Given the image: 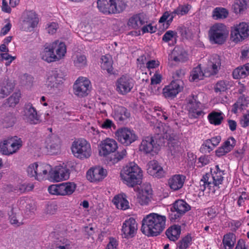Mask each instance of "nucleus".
<instances>
[{
	"mask_svg": "<svg viewBox=\"0 0 249 249\" xmlns=\"http://www.w3.org/2000/svg\"><path fill=\"white\" fill-rule=\"evenodd\" d=\"M167 219L165 215L152 213L142 220V232L148 237L160 235L165 229Z\"/></svg>",
	"mask_w": 249,
	"mask_h": 249,
	"instance_id": "obj_1",
	"label": "nucleus"
},
{
	"mask_svg": "<svg viewBox=\"0 0 249 249\" xmlns=\"http://www.w3.org/2000/svg\"><path fill=\"white\" fill-rule=\"evenodd\" d=\"M120 176L124 183L133 187L142 183V171L136 163L130 162L121 170Z\"/></svg>",
	"mask_w": 249,
	"mask_h": 249,
	"instance_id": "obj_2",
	"label": "nucleus"
},
{
	"mask_svg": "<svg viewBox=\"0 0 249 249\" xmlns=\"http://www.w3.org/2000/svg\"><path fill=\"white\" fill-rule=\"evenodd\" d=\"M215 168L216 171L211 174H206L201 179L199 182L201 191H204L207 188L209 192L214 193L215 189L213 188H219V185L223 180V172L220 170L218 165H216Z\"/></svg>",
	"mask_w": 249,
	"mask_h": 249,
	"instance_id": "obj_3",
	"label": "nucleus"
},
{
	"mask_svg": "<svg viewBox=\"0 0 249 249\" xmlns=\"http://www.w3.org/2000/svg\"><path fill=\"white\" fill-rule=\"evenodd\" d=\"M229 31L226 26L222 23H217L212 26L209 31V37L213 44L222 45L226 41Z\"/></svg>",
	"mask_w": 249,
	"mask_h": 249,
	"instance_id": "obj_4",
	"label": "nucleus"
},
{
	"mask_svg": "<svg viewBox=\"0 0 249 249\" xmlns=\"http://www.w3.org/2000/svg\"><path fill=\"white\" fill-rule=\"evenodd\" d=\"M52 169L51 166L45 163L37 164L35 162L31 164L27 168V172L30 177H34L36 179L41 181L47 178Z\"/></svg>",
	"mask_w": 249,
	"mask_h": 249,
	"instance_id": "obj_5",
	"label": "nucleus"
},
{
	"mask_svg": "<svg viewBox=\"0 0 249 249\" xmlns=\"http://www.w3.org/2000/svg\"><path fill=\"white\" fill-rule=\"evenodd\" d=\"M71 149L74 156L81 160L88 159L91 155L90 144L84 139L75 140L72 142Z\"/></svg>",
	"mask_w": 249,
	"mask_h": 249,
	"instance_id": "obj_6",
	"label": "nucleus"
},
{
	"mask_svg": "<svg viewBox=\"0 0 249 249\" xmlns=\"http://www.w3.org/2000/svg\"><path fill=\"white\" fill-rule=\"evenodd\" d=\"M39 19L37 14L34 11H26L22 16V21L20 29L26 32H31L36 28Z\"/></svg>",
	"mask_w": 249,
	"mask_h": 249,
	"instance_id": "obj_7",
	"label": "nucleus"
},
{
	"mask_svg": "<svg viewBox=\"0 0 249 249\" xmlns=\"http://www.w3.org/2000/svg\"><path fill=\"white\" fill-rule=\"evenodd\" d=\"M76 185L73 182H67L50 185L48 191L52 195L57 196H69L76 189Z\"/></svg>",
	"mask_w": 249,
	"mask_h": 249,
	"instance_id": "obj_8",
	"label": "nucleus"
},
{
	"mask_svg": "<svg viewBox=\"0 0 249 249\" xmlns=\"http://www.w3.org/2000/svg\"><path fill=\"white\" fill-rule=\"evenodd\" d=\"M249 36V23L242 22L233 27L231 33V39L238 43L242 41Z\"/></svg>",
	"mask_w": 249,
	"mask_h": 249,
	"instance_id": "obj_9",
	"label": "nucleus"
},
{
	"mask_svg": "<svg viewBox=\"0 0 249 249\" xmlns=\"http://www.w3.org/2000/svg\"><path fill=\"white\" fill-rule=\"evenodd\" d=\"M91 88L90 82L88 78L79 77L73 85V92L76 96L83 98L89 93Z\"/></svg>",
	"mask_w": 249,
	"mask_h": 249,
	"instance_id": "obj_10",
	"label": "nucleus"
},
{
	"mask_svg": "<svg viewBox=\"0 0 249 249\" xmlns=\"http://www.w3.org/2000/svg\"><path fill=\"white\" fill-rule=\"evenodd\" d=\"M22 142L20 139L15 140L9 138L4 140L0 143V152L2 155L10 156L16 153L22 146Z\"/></svg>",
	"mask_w": 249,
	"mask_h": 249,
	"instance_id": "obj_11",
	"label": "nucleus"
},
{
	"mask_svg": "<svg viewBox=\"0 0 249 249\" xmlns=\"http://www.w3.org/2000/svg\"><path fill=\"white\" fill-rule=\"evenodd\" d=\"M115 134L118 140L126 146L131 144L138 138L133 130L127 127L119 129L115 132Z\"/></svg>",
	"mask_w": 249,
	"mask_h": 249,
	"instance_id": "obj_12",
	"label": "nucleus"
},
{
	"mask_svg": "<svg viewBox=\"0 0 249 249\" xmlns=\"http://www.w3.org/2000/svg\"><path fill=\"white\" fill-rule=\"evenodd\" d=\"M139 149L145 154H150L154 155L158 153L160 149V146L155 141L154 137L147 136L142 139Z\"/></svg>",
	"mask_w": 249,
	"mask_h": 249,
	"instance_id": "obj_13",
	"label": "nucleus"
},
{
	"mask_svg": "<svg viewBox=\"0 0 249 249\" xmlns=\"http://www.w3.org/2000/svg\"><path fill=\"white\" fill-rule=\"evenodd\" d=\"M183 82L182 80H173L162 89V95L166 99H172L183 89Z\"/></svg>",
	"mask_w": 249,
	"mask_h": 249,
	"instance_id": "obj_14",
	"label": "nucleus"
},
{
	"mask_svg": "<svg viewBox=\"0 0 249 249\" xmlns=\"http://www.w3.org/2000/svg\"><path fill=\"white\" fill-rule=\"evenodd\" d=\"M107 175V170L100 166L91 167L86 173L87 179L94 183L101 181Z\"/></svg>",
	"mask_w": 249,
	"mask_h": 249,
	"instance_id": "obj_15",
	"label": "nucleus"
},
{
	"mask_svg": "<svg viewBox=\"0 0 249 249\" xmlns=\"http://www.w3.org/2000/svg\"><path fill=\"white\" fill-rule=\"evenodd\" d=\"M116 90L120 94L125 95L133 89V80L128 76L123 75L116 81Z\"/></svg>",
	"mask_w": 249,
	"mask_h": 249,
	"instance_id": "obj_16",
	"label": "nucleus"
},
{
	"mask_svg": "<svg viewBox=\"0 0 249 249\" xmlns=\"http://www.w3.org/2000/svg\"><path fill=\"white\" fill-rule=\"evenodd\" d=\"M138 229L137 223L133 217L124 221L122 227V231L124 238H129L135 236Z\"/></svg>",
	"mask_w": 249,
	"mask_h": 249,
	"instance_id": "obj_17",
	"label": "nucleus"
},
{
	"mask_svg": "<svg viewBox=\"0 0 249 249\" xmlns=\"http://www.w3.org/2000/svg\"><path fill=\"white\" fill-rule=\"evenodd\" d=\"M221 64L220 56L217 54L212 55L209 58L205 69L206 77L217 74L220 68Z\"/></svg>",
	"mask_w": 249,
	"mask_h": 249,
	"instance_id": "obj_18",
	"label": "nucleus"
},
{
	"mask_svg": "<svg viewBox=\"0 0 249 249\" xmlns=\"http://www.w3.org/2000/svg\"><path fill=\"white\" fill-rule=\"evenodd\" d=\"M24 112L25 120L30 124H36L40 122V116L31 103L25 104Z\"/></svg>",
	"mask_w": 249,
	"mask_h": 249,
	"instance_id": "obj_19",
	"label": "nucleus"
},
{
	"mask_svg": "<svg viewBox=\"0 0 249 249\" xmlns=\"http://www.w3.org/2000/svg\"><path fill=\"white\" fill-rule=\"evenodd\" d=\"M196 97L194 95L191 99H188L189 116L190 118H197L204 114L201 107V103L196 101Z\"/></svg>",
	"mask_w": 249,
	"mask_h": 249,
	"instance_id": "obj_20",
	"label": "nucleus"
},
{
	"mask_svg": "<svg viewBox=\"0 0 249 249\" xmlns=\"http://www.w3.org/2000/svg\"><path fill=\"white\" fill-rule=\"evenodd\" d=\"M70 170L66 167L62 166H56L54 170L51 171L50 179L55 182L66 180L69 178Z\"/></svg>",
	"mask_w": 249,
	"mask_h": 249,
	"instance_id": "obj_21",
	"label": "nucleus"
},
{
	"mask_svg": "<svg viewBox=\"0 0 249 249\" xmlns=\"http://www.w3.org/2000/svg\"><path fill=\"white\" fill-rule=\"evenodd\" d=\"M187 59V53L180 46H176L168 56L169 61H174L177 63L184 62Z\"/></svg>",
	"mask_w": 249,
	"mask_h": 249,
	"instance_id": "obj_22",
	"label": "nucleus"
},
{
	"mask_svg": "<svg viewBox=\"0 0 249 249\" xmlns=\"http://www.w3.org/2000/svg\"><path fill=\"white\" fill-rule=\"evenodd\" d=\"M147 166V173L151 176L159 178L165 176V171L157 160H153L150 161Z\"/></svg>",
	"mask_w": 249,
	"mask_h": 249,
	"instance_id": "obj_23",
	"label": "nucleus"
},
{
	"mask_svg": "<svg viewBox=\"0 0 249 249\" xmlns=\"http://www.w3.org/2000/svg\"><path fill=\"white\" fill-rule=\"evenodd\" d=\"M146 22H147V18L145 15L142 13L135 14L130 18L127 25L131 28L138 29Z\"/></svg>",
	"mask_w": 249,
	"mask_h": 249,
	"instance_id": "obj_24",
	"label": "nucleus"
},
{
	"mask_svg": "<svg viewBox=\"0 0 249 249\" xmlns=\"http://www.w3.org/2000/svg\"><path fill=\"white\" fill-rule=\"evenodd\" d=\"M185 179L186 177L182 175H173L168 180L169 187L173 191H178L182 188Z\"/></svg>",
	"mask_w": 249,
	"mask_h": 249,
	"instance_id": "obj_25",
	"label": "nucleus"
},
{
	"mask_svg": "<svg viewBox=\"0 0 249 249\" xmlns=\"http://www.w3.org/2000/svg\"><path fill=\"white\" fill-rule=\"evenodd\" d=\"M236 141L233 137H229L215 151L216 155L221 157L231 151L236 145Z\"/></svg>",
	"mask_w": 249,
	"mask_h": 249,
	"instance_id": "obj_26",
	"label": "nucleus"
},
{
	"mask_svg": "<svg viewBox=\"0 0 249 249\" xmlns=\"http://www.w3.org/2000/svg\"><path fill=\"white\" fill-rule=\"evenodd\" d=\"M57 46V42H53L52 44L45 46L41 53V58L47 62L56 61V56L54 51Z\"/></svg>",
	"mask_w": 249,
	"mask_h": 249,
	"instance_id": "obj_27",
	"label": "nucleus"
},
{
	"mask_svg": "<svg viewBox=\"0 0 249 249\" xmlns=\"http://www.w3.org/2000/svg\"><path fill=\"white\" fill-rule=\"evenodd\" d=\"M112 115L115 120L119 122H123L130 117V113L126 108L118 106H114Z\"/></svg>",
	"mask_w": 249,
	"mask_h": 249,
	"instance_id": "obj_28",
	"label": "nucleus"
},
{
	"mask_svg": "<svg viewBox=\"0 0 249 249\" xmlns=\"http://www.w3.org/2000/svg\"><path fill=\"white\" fill-rule=\"evenodd\" d=\"M124 0H110V14H119L126 8Z\"/></svg>",
	"mask_w": 249,
	"mask_h": 249,
	"instance_id": "obj_29",
	"label": "nucleus"
},
{
	"mask_svg": "<svg viewBox=\"0 0 249 249\" xmlns=\"http://www.w3.org/2000/svg\"><path fill=\"white\" fill-rule=\"evenodd\" d=\"M165 233L169 240L176 241L179 238L181 233V227L179 225H173L166 230Z\"/></svg>",
	"mask_w": 249,
	"mask_h": 249,
	"instance_id": "obj_30",
	"label": "nucleus"
},
{
	"mask_svg": "<svg viewBox=\"0 0 249 249\" xmlns=\"http://www.w3.org/2000/svg\"><path fill=\"white\" fill-rule=\"evenodd\" d=\"M249 74V63L238 67L236 68L232 72L233 77L234 79H238L244 78Z\"/></svg>",
	"mask_w": 249,
	"mask_h": 249,
	"instance_id": "obj_31",
	"label": "nucleus"
},
{
	"mask_svg": "<svg viewBox=\"0 0 249 249\" xmlns=\"http://www.w3.org/2000/svg\"><path fill=\"white\" fill-rule=\"evenodd\" d=\"M112 202L119 209L123 210L129 208V202L125 198V195H117L112 200Z\"/></svg>",
	"mask_w": 249,
	"mask_h": 249,
	"instance_id": "obj_32",
	"label": "nucleus"
},
{
	"mask_svg": "<svg viewBox=\"0 0 249 249\" xmlns=\"http://www.w3.org/2000/svg\"><path fill=\"white\" fill-rule=\"evenodd\" d=\"M126 155L125 149H123L121 151H110V165H114L122 160Z\"/></svg>",
	"mask_w": 249,
	"mask_h": 249,
	"instance_id": "obj_33",
	"label": "nucleus"
},
{
	"mask_svg": "<svg viewBox=\"0 0 249 249\" xmlns=\"http://www.w3.org/2000/svg\"><path fill=\"white\" fill-rule=\"evenodd\" d=\"M176 210V212L181 214H184L186 212L190 210V206L183 200H178L175 201L171 210Z\"/></svg>",
	"mask_w": 249,
	"mask_h": 249,
	"instance_id": "obj_34",
	"label": "nucleus"
},
{
	"mask_svg": "<svg viewBox=\"0 0 249 249\" xmlns=\"http://www.w3.org/2000/svg\"><path fill=\"white\" fill-rule=\"evenodd\" d=\"M151 190L150 189H142L138 196V202L141 205H147L150 201Z\"/></svg>",
	"mask_w": 249,
	"mask_h": 249,
	"instance_id": "obj_35",
	"label": "nucleus"
},
{
	"mask_svg": "<svg viewBox=\"0 0 249 249\" xmlns=\"http://www.w3.org/2000/svg\"><path fill=\"white\" fill-rule=\"evenodd\" d=\"M15 84L9 80L4 82L0 90V95L2 98L8 96L14 89Z\"/></svg>",
	"mask_w": 249,
	"mask_h": 249,
	"instance_id": "obj_36",
	"label": "nucleus"
},
{
	"mask_svg": "<svg viewBox=\"0 0 249 249\" xmlns=\"http://www.w3.org/2000/svg\"><path fill=\"white\" fill-rule=\"evenodd\" d=\"M222 242L224 247L223 249H232L235 242V235L231 232L225 234Z\"/></svg>",
	"mask_w": 249,
	"mask_h": 249,
	"instance_id": "obj_37",
	"label": "nucleus"
},
{
	"mask_svg": "<svg viewBox=\"0 0 249 249\" xmlns=\"http://www.w3.org/2000/svg\"><path fill=\"white\" fill-rule=\"evenodd\" d=\"M204 76H206L205 69L204 70V72H203L200 65H199L194 68L191 71L190 80L191 81H195L202 80Z\"/></svg>",
	"mask_w": 249,
	"mask_h": 249,
	"instance_id": "obj_38",
	"label": "nucleus"
},
{
	"mask_svg": "<svg viewBox=\"0 0 249 249\" xmlns=\"http://www.w3.org/2000/svg\"><path fill=\"white\" fill-rule=\"evenodd\" d=\"M178 15L177 9H175L172 12L166 11L164 12L159 19V23H163L166 21L167 28L170 25L175 17Z\"/></svg>",
	"mask_w": 249,
	"mask_h": 249,
	"instance_id": "obj_39",
	"label": "nucleus"
},
{
	"mask_svg": "<svg viewBox=\"0 0 249 249\" xmlns=\"http://www.w3.org/2000/svg\"><path fill=\"white\" fill-rule=\"evenodd\" d=\"M222 112L213 111L210 113L208 116V119L210 124L217 125L221 124L223 120Z\"/></svg>",
	"mask_w": 249,
	"mask_h": 249,
	"instance_id": "obj_40",
	"label": "nucleus"
},
{
	"mask_svg": "<svg viewBox=\"0 0 249 249\" xmlns=\"http://www.w3.org/2000/svg\"><path fill=\"white\" fill-rule=\"evenodd\" d=\"M7 187L9 188V191H10L15 193H24L33 190L34 188V185L32 183H24L19 185L18 190L15 188H12L11 185H8Z\"/></svg>",
	"mask_w": 249,
	"mask_h": 249,
	"instance_id": "obj_41",
	"label": "nucleus"
},
{
	"mask_svg": "<svg viewBox=\"0 0 249 249\" xmlns=\"http://www.w3.org/2000/svg\"><path fill=\"white\" fill-rule=\"evenodd\" d=\"M54 42H57V46L55 48L56 52V61L63 58L66 53V46L63 42H59L58 41H55Z\"/></svg>",
	"mask_w": 249,
	"mask_h": 249,
	"instance_id": "obj_42",
	"label": "nucleus"
},
{
	"mask_svg": "<svg viewBox=\"0 0 249 249\" xmlns=\"http://www.w3.org/2000/svg\"><path fill=\"white\" fill-rule=\"evenodd\" d=\"M73 63L76 67L79 69L83 68L87 65V57L84 54H76L74 57Z\"/></svg>",
	"mask_w": 249,
	"mask_h": 249,
	"instance_id": "obj_43",
	"label": "nucleus"
},
{
	"mask_svg": "<svg viewBox=\"0 0 249 249\" xmlns=\"http://www.w3.org/2000/svg\"><path fill=\"white\" fill-rule=\"evenodd\" d=\"M99 154L100 156L104 157L109 155V138L101 142L99 146Z\"/></svg>",
	"mask_w": 249,
	"mask_h": 249,
	"instance_id": "obj_44",
	"label": "nucleus"
},
{
	"mask_svg": "<svg viewBox=\"0 0 249 249\" xmlns=\"http://www.w3.org/2000/svg\"><path fill=\"white\" fill-rule=\"evenodd\" d=\"M247 8L246 0H235L232 5L233 11L236 14L242 13Z\"/></svg>",
	"mask_w": 249,
	"mask_h": 249,
	"instance_id": "obj_45",
	"label": "nucleus"
},
{
	"mask_svg": "<svg viewBox=\"0 0 249 249\" xmlns=\"http://www.w3.org/2000/svg\"><path fill=\"white\" fill-rule=\"evenodd\" d=\"M192 238L190 234H188L183 237L178 243V249H186L191 244Z\"/></svg>",
	"mask_w": 249,
	"mask_h": 249,
	"instance_id": "obj_46",
	"label": "nucleus"
},
{
	"mask_svg": "<svg viewBox=\"0 0 249 249\" xmlns=\"http://www.w3.org/2000/svg\"><path fill=\"white\" fill-rule=\"evenodd\" d=\"M20 97L21 93L19 91L14 92L7 99L6 104L9 107H14L19 103Z\"/></svg>",
	"mask_w": 249,
	"mask_h": 249,
	"instance_id": "obj_47",
	"label": "nucleus"
},
{
	"mask_svg": "<svg viewBox=\"0 0 249 249\" xmlns=\"http://www.w3.org/2000/svg\"><path fill=\"white\" fill-rule=\"evenodd\" d=\"M228 10L221 7H217L215 8L213 12V17H215V19H223L226 18L228 16Z\"/></svg>",
	"mask_w": 249,
	"mask_h": 249,
	"instance_id": "obj_48",
	"label": "nucleus"
},
{
	"mask_svg": "<svg viewBox=\"0 0 249 249\" xmlns=\"http://www.w3.org/2000/svg\"><path fill=\"white\" fill-rule=\"evenodd\" d=\"M97 7L99 10L103 14H109V3L108 0H98Z\"/></svg>",
	"mask_w": 249,
	"mask_h": 249,
	"instance_id": "obj_49",
	"label": "nucleus"
},
{
	"mask_svg": "<svg viewBox=\"0 0 249 249\" xmlns=\"http://www.w3.org/2000/svg\"><path fill=\"white\" fill-rule=\"evenodd\" d=\"M71 242L66 238H62L57 241L54 249H70Z\"/></svg>",
	"mask_w": 249,
	"mask_h": 249,
	"instance_id": "obj_50",
	"label": "nucleus"
},
{
	"mask_svg": "<svg viewBox=\"0 0 249 249\" xmlns=\"http://www.w3.org/2000/svg\"><path fill=\"white\" fill-rule=\"evenodd\" d=\"M92 142L96 143L100 140V134L99 130L94 127L92 126L89 132Z\"/></svg>",
	"mask_w": 249,
	"mask_h": 249,
	"instance_id": "obj_51",
	"label": "nucleus"
},
{
	"mask_svg": "<svg viewBox=\"0 0 249 249\" xmlns=\"http://www.w3.org/2000/svg\"><path fill=\"white\" fill-rule=\"evenodd\" d=\"M58 76V73L57 71H52L47 78V82L48 84L51 87H54L55 84H57V78Z\"/></svg>",
	"mask_w": 249,
	"mask_h": 249,
	"instance_id": "obj_52",
	"label": "nucleus"
},
{
	"mask_svg": "<svg viewBox=\"0 0 249 249\" xmlns=\"http://www.w3.org/2000/svg\"><path fill=\"white\" fill-rule=\"evenodd\" d=\"M177 34V33L176 31H168L163 36L162 40L165 42H169L173 39L176 40Z\"/></svg>",
	"mask_w": 249,
	"mask_h": 249,
	"instance_id": "obj_53",
	"label": "nucleus"
},
{
	"mask_svg": "<svg viewBox=\"0 0 249 249\" xmlns=\"http://www.w3.org/2000/svg\"><path fill=\"white\" fill-rule=\"evenodd\" d=\"M227 89V85L226 82L223 80H221L217 82L214 87V91L215 92H221L226 91Z\"/></svg>",
	"mask_w": 249,
	"mask_h": 249,
	"instance_id": "obj_54",
	"label": "nucleus"
},
{
	"mask_svg": "<svg viewBox=\"0 0 249 249\" xmlns=\"http://www.w3.org/2000/svg\"><path fill=\"white\" fill-rule=\"evenodd\" d=\"M101 68L109 73V57L108 55H102L100 58Z\"/></svg>",
	"mask_w": 249,
	"mask_h": 249,
	"instance_id": "obj_55",
	"label": "nucleus"
},
{
	"mask_svg": "<svg viewBox=\"0 0 249 249\" xmlns=\"http://www.w3.org/2000/svg\"><path fill=\"white\" fill-rule=\"evenodd\" d=\"M15 121V118L12 114L6 116L3 119V124L6 128L12 126Z\"/></svg>",
	"mask_w": 249,
	"mask_h": 249,
	"instance_id": "obj_56",
	"label": "nucleus"
},
{
	"mask_svg": "<svg viewBox=\"0 0 249 249\" xmlns=\"http://www.w3.org/2000/svg\"><path fill=\"white\" fill-rule=\"evenodd\" d=\"M22 84L25 85L32 84L34 81V77L28 74L25 73L21 76Z\"/></svg>",
	"mask_w": 249,
	"mask_h": 249,
	"instance_id": "obj_57",
	"label": "nucleus"
},
{
	"mask_svg": "<svg viewBox=\"0 0 249 249\" xmlns=\"http://www.w3.org/2000/svg\"><path fill=\"white\" fill-rule=\"evenodd\" d=\"M191 6L189 4L183 5L179 6L177 8V12H178V15H183L187 14L189 10L191 9Z\"/></svg>",
	"mask_w": 249,
	"mask_h": 249,
	"instance_id": "obj_58",
	"label": "nucleus"
},
{
	"mask_svg": "<svg viewBox=\"0 0 249 249\" xmlns=\"http://www.w3.org/2000/svg\"><path fill=\"white\" fill-rule=\"evenodd\" d=\"M240 123L243 127H246L249 125V110L247 111V114L243 115L242 118L240 120Z\"/></svg>",
	"mask_w": 249,
	"mask_h": 249,
	"instance_id": "obj_59",
	"label": "nucleus"
},
{
	"mask_svg": "<svg viewBox=\"0 0 249 249\" xmlns=\"http://www.w3.org/2000/svg\"><path fill=\"white\" fill-rule=\"evenodd\" d=\"M57 211V205L54 204L47 205L46 208V212L49 214H53Z\"/></svg>",
	"mask_w": 249,
	"mask_h": 249,
	"instance_id": "obj_60",
	"label": "nucleus"
},
{
	"mask_svg": "<svg viewBox=\"0 0 249 249\" xmlns=\"http://www.w3.org/2000/svg\"><path fill=\"white\" fill-rule=\"evenodd\" d=\"M185 74V72L183 70L181 69H179L177 70L173 74V78L174 79V80H181L182 77L184 76Z\"/></svg>",
	"mask_w": 249,
	"mask_h": 249,
	"instance_id": "obj_61",
	"label": "nucleus"
},
{
	"mask_svg": "<svg viewBox=\"0 0 249 249\" xmlns=\"http://www.w3.org/2000/svg\"><path fill=\"white\" fill-rule=\"evenodd\" d=\"M16 57L12 56L9 54L7 53H0V60H5L8 61V64L9 65L14 59H15Z\"/></svg>",
	"mask_w": 249,
	"mask_h": 249,
	"instance_id": "obj_62",
	"label": "nucleus"
},
{
	"mask_svg": "<svg viewBox=\"0 0 249 249\" xmlns=\"http://www.w3.org/2000/svg\"><path fill=\"white\" fill-rule=\"evenodd\" d=\"M171 213H169V218L171 221H175L182 215V214L179 213L178 212H176L174 209L173 210L171 209Z\"/></svg>",
	"mask_w": 249,
	"mask_h": 249,
	"instance_id": "obj_63",
	"label": "nucleus"
},
{
	"mask_svg": "<svg viewBox=\"0 0 249 249\" xmlns=\"http://www.w3.org/2000/svg\"><path fill=\"white\" fill-rule=\"evenodd\" d=\"M161 80V75L158 73H156L151 79V84L152 85L158 84L160 83Z\"/></svg>",
	"mask_w": 249,
	"mask_h": 249,
	"instance_id": "obj_64",
	"label": "nucleus"
}]
</instances>
